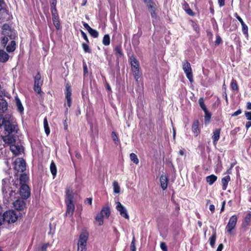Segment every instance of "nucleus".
I'll return each mask as SVG.
<instances>
[{"instance_id": "f8f14e48", "label": "nucleus", "mask_w": 251, "mask_h": 251, "mask_svg": "<svg viewBox=\"0 0 251 251\" xmlns=\"http://www.w3.org/2000/svg\"><path fill=\"white\" fill-rule=\"evenodd\" d=\"M13 207L18 211L23 210L26 207V203L24 200L18 199L13 202Z\"/></svg>"}, {"instance_id": "4c0bfd02", "label": "nucleus", "mask_w": 251, "mask_h": 251, "mask_svg": "<svg viewBox=\"0 0 251 251\" xmlns=\"http://www.w3.org/2000/svg\"><path fill=\"white\" fill-rule=\"evenodd\" d=\"M130 159L135 164H138L139 163V159H138L137 155L135 153H130Z\"/></svg>"}, {"instance_id": "c9c22d12", "label": "nucleus", "mask_w": 251, "mask_h": 251, "mask_svg": "<svg viewBox=\"0 0 251 251\" xmlns=\"http://www.w3.org/2000/svg\"><path fill=\"white\" fill-rule=\"evenodd\" d=\"M132 71L133 72V74L135 79H136V81H137L141 75L139 71V68L136 69H134L132 70Z\"/></svg>"}, {"instance_id": "39448f33", "label": "nucleus", "mask_w": 251, "mask_h": 251, "mask_svg": "<svg viewBox=\"0 0 251 251\" xmlns=\"http://www.w3.org/2000/svg\"><path fill=\"white\" fill-rule=\"evenodd\" d=\"M14 169L18 172H23L25 170L26 164L22 158H17L14 162Z\"/></svg>"}, {"instance_id": "f704fd0d", "label": "nucleus", "mask_w": 251, "mask_h": 251, "mask_svg": "<svg viewBox=\"0 0 251 251\" xmlns=\"http://www.w3.org/2000/svg\"><path fill=\"white\" fill-rule=\"evenodd\" d=\"M110 36L108 34L104 36L102 39V43L105 46H108L110 44Z\"/></svg>"}, {"instance_id": "2eb2a0df", "label": "nucleus", "mask_w": 251, "mask_h": 251, "mask_svg": "<svg viewBox=\"0 0 251 251\" xmlns=\"http://www.w3.org/2000/svg\"><path fill=\"white\" fill-rule=\"evenodd\" d=\"M10 150L15 155H19L23 152V147L19 145L12 144L10 146Z\"/></svg>"}, {"instance_id": "09e8293b", "label": "nucleus", "mask_w": 251, "mask_h": 251, "mask_svg": "<svg viewBox=\"0 0 251 251\" xmlns=\"http://www.w3.org/2000/svg\"><path fill=\"white\" fill-rule=\"evenodd\" d=\"M115 50L116 51V52L120 55H121L122 53V48H121V46H117L115 49Z\"/></svg>"}, {"instance_id": "13d9d810", "label": "nucleus", "mask_w": 251, "mask_h": 251, "mask_svg": "<svg viewBox=\"0 0 251 251\" xmlns=\"http://www.w3.org/2000/svg\"><path fill=\"white\" fill-rule=\"evenodd\" d=\"M77 251H87L86 247L77 246Z\"/></svg>"}, {"instance_id": "e2e57ef3", "label": "nucleus", "mask_w": 251, "mask_h": 251, "mask_svg": "<svg viewBox=\"0 0 251 251\" xmlns=\"http://www.w3.org/2000/svg\"><path fill=\"white\" fill-rule=\"evenodd\" d=\"M67 105L69 107H70L71 105L72 100H71V98H67Z\"/></svg>"}, {"instance_id": "cd10ccee", "label": "nucleus", "mask_w": 251, "mask_h": 251, "mask_svg": "<svg viewBox=\"0 0 251 251\" xmlns=\"http://www.w3.org/2000/svg\"><path fill=\"white\" fill-rule=\"evenodd\" d=\"M17 107L18 110L20 112L22 113L24 111V107L21 103L20 99L18 98L15 99Z\"/></svg>"}, {"instance_id": "338daca9", "label": "nucleus", "mask_w": 251, "mask_h": 251, "mask_svg": "<svg viewBox=\"0 0 251 251\" xmlns=\"http://www.w3.org/2000/svg\"><path fill=\"white\" fill-rule=\"evenodd\" d=\"M223 249V245L222 244H220L216 250V251H222Z\"/></svg>"}, {"instance_id": "e433bc0d", "label": "nucleus", "mask_w": 251, "mask_h": 251, "mask_svg": "<svg viewBox=\"0 0 251 251\" xmlns=\"http://www.w3.org/2000/svg\"><path fill=\"white\" fill-rule=\"evenodd\" d=\"M7 109V103L3 100L0 99V111H5Z\"/></svg>"}, {"instance_id": "0e129e2a", "label": "nucleus", "mask_w": 251, "mask_h": 251, "mask_svg": "<svg viewBox=\"0 0 251 251\" xmlns=\"http://www.w3.org/2000/svg\"><path fill=\"white\" fill-rule=\"evenodd\" d=\"M185 11L187 12V13L188 14H189V15H193V12L192 10L190 8H188L187 9H185Z\"/></svg>"}, {"instance_id": "423d86ee", "label": "nucleus", "mask_w": 251, "mask_h": 251, "mask_svg": "<svg viewBox=\"0 0 251 251\" xmlns=\"http://www.w3.org/2000/svg\"><path fill=\"white\" fill-rule=\"evenodd\" d=\"M144 2L148 7V10L151 13V17L156 19L157 16V14L156 12L157 9L156 4L152 0H146Z\"/></svg>"}, {"instance_id": "6ab92c4d", "label": "nucleus", "mask_w": 251, "mask_h": 251, "mask_svg": "<svg viewBox=\"0 0 251 251\" xmlns=\"http://www.w3.org/2000/svg\"><path fill=\"white\" fill-rule=\"evenodd\" d=\"M9 58V56L6 52L3 50H0V62H6L8 60Z\"/></svg>"}, {"instance_id": "dca6fc26", "label": "nucleus", "mask_w": 251, "mask_h": 251, "mask_svg": "<svg viewBox=\"0 0 251 251\" xmlns=\"http://www.w3.org/2000/svg\"><path fill=\"white\" fill-rule=\"evenodd\" d=\"M160 182L161 188L165 190L168 186V178L166 175H162L160 177Z\"/></svg>"}, {"instance_id": "774afa93", "label": "nucleus", "mask_w": 251, "mask_h": 251, "mask_svg": "<svg viewBox=\"0 0 251 251\" xmlns=\"http://www.w3.org/2000/svg\"><path fill=\"white\" fill-rule=\"evenodd\" d=\"M251 126V122H248L246 124V127L248 129Z\"/></svg>"}, {"instance_id": "37998d69", "label": "nucleus", "mask_w": 251, "mask_h": 251, "mask_svg": "<svg viewBox=\"0 0 251 251\" xmlns=\"http://www.w3.org/2000/svg\"><path fill=\"white\" fill-rule=\"evenodd\" d=\"M199 102L200 107L202 108V109L203 111L207 110L206 107L204 103V100L202 98H201L199 100Z\"/></svg>"}, {"instance_id": "79ce46f5", "label": "nucleus", "mask_w": 251, "mask_h": 251, "mask_svg": "<svg viewBox=\"0 0 251 251\" xmlns=\"http://www.w3.org/2000/svg\"><path fill=\"white\" fill-rule=\"evenodd\" d=\"M241 25L243 34L246 36H248V27L247 25L245 23L243 24H242Z\"/></svg>"}, {"instance_id": "680f3d73", "label": "nucleus", "mask_w": 251, "mask_h": 251, "mask_svg": "<svg viewBox=\"0 0 251 251\" xmlns=\"http://www.w3.org/2000/svg\"><path fill=\"white\" fill-rule=\"evenodd\" d=\"M225 0H218V4L220 7H222L225 5Z\"/></svg>"}, {"instance_id": "8fccbe9b", "label": "nucleus", "mask_w": 251, "mask_h": 251, "mask_svg": "<svg viewBox=\"0 0 251 251\" xmlns=\"http://www.w3.org/2000/svg\"><path fill=\"white\" fill-rule=\"evenodd\" d=\"M160 248L163 251H168L167 247L164 242H161L160 243Z\"/></svg>"}, {"instance_id": "ea45409f", "label": "nucleus", "mask_w": 251, "mask_h": 251, "mask_svg": "<svg viewBox=\"0 0 251 251\" xmlns=\"http://www.w3.org/2000/svg\"><path fill=\"white\" fill-rule=\"evenodd\" d=\"M90 34L94 38H97L99 36V32L95 29L91 28L89 31Z\"/></svg>"}, {"instance_id": "c85d7f7f", "label": "nucleus", "mask_w": 251, "mask_h": 251, "mask_svg": "<svg viewBox=\"0 0 251 251\" xmlns=\"http://www.w3.org/2000/svg\"><path fill=\"white\" fill-rule=\"evenodd\" d=\"M44 127L46 134L47 135H49V134L50 133V129L49 126L48 120L46 117H45L44 119Z\"/></svg>"}, {"instance_id": "7ed1b4c3", "label": "nucleus", "mask_w": 251, "mask_h": 251, "mask_svg": "<svg viewBox=\"0 0 251 251\" xmlns=\"http://www.w3.org/2000/svg\"><path fill=\"white\" fill-rule=\"evenodd\" d=\"M9 184L10 181L8 179H3L2 181V191L5 198L7 197L8 199L12 201L16 195V190L14 187H9Z\"/></svg>"}, {"instance_id": "393cba45", "label": "nucleus", "mask_w": 251, "mask_h": 251, "mask_svg": "<svg viewBox=\"0 0 251 251\" xmlns=\"http://www.w3.org/2000/svg\"><path fill=\"white\" fill-rule=\"evenodd\" d=\"M16 42L14 40H12L10 43L6 47V50L9 52H13L16 49Z\"/></svg>"}, {"instance_id": "c756f323", "label": "nucleus", "mask_w": 251, "mask_h": 251, "mask_svg": "<svg viewBox=\"0 0 251 251\" xmlns=\"http://www.w3.org/2000/svg\"><path fill=\"white\" fill-rule=\"evenodd\" d=\"M44 127L46 134L47 135H49V134L50 133V129L49 126L48 120L46 117H45L44 119Z\"/></svg>"}, {"instance_id": "de8ad7c7", "label": "nucleus", "mask_w": 251, "mask_h": 251, "mask_svg": "<svg viewBox=\"0 0 251 251\" xmlns=\"http://www.w3.org/2000/svg\"><path fill=\"white\" fill-rule=\"evenodd\" d=\"M130 249L131 251H136V247L135 244V239L133 238L130 244Z\"/></svg>"}, {"instance_id": "f257e3e1", "label": "nucleus", "mask_w": 251, "mask_h": 251, "mask_svg": "<svg viewBox=\"0 0 251 251\" xmlns=\"http://www.w3.org/2000/svg\"><path fill=\"white\" fill-rule=\"evenodd\" d=\"M74 194L73 191L70 187H67L66 189L65 204L67 209L66 215L68 217H71L75 210V205L73 203Z\"/></svg>"}, {"instance_id": "4468645a", "label": "nucleus", "mask_w": 251, "mask_h": 251, "mask_svg": "<svg viewBox=\"0 0 251 251\" xmlns=\"http://www.w3.org/2000/svg\"><path fill=\"white\" fill-rule=\"evenodd\" d=\"M88 234L86 232L81 233L79 238L77 246L86 247Z\"/></svg>"}, {"instance_id": "9b49d317", "label": "nucleus", "mask_w": 251, "mask_h": 251, "mask_svg": "<svg viewBox=\"0 0 251 251\" xmlns=\"http://www.w3.org/2000/svg\"><path fill=\"white\" fill-rule=\"evenodd\" d=\"M116 208L120 212V215L126 219H128L129 215L126 208L119 201L116 202Z\"/></svg>"}, {"instance_id": "58836bf2", "label": "nucleus", "mask_w": 251, "mask_h": 251, "mask_svg": "<svg viewBox=\"0 0 251 251\" xmlns=\"http://www.w3.org/2000/svg\"><path fill=\"white\" fill-rule=\"evenodd\" d=\"M205 115H204V119L206 123H208L210 122V118H211V114L208 111L207 109L204 110Z\"/></svg>"}, {"instance_id": "864d4df0", "label": "nucleus", "mask_w": 251, "mask_h": 251, "mask_svg": "<svg viewBox=\"0 0 251 251\" xmlns=\"http://www.w3.org/2000/svg\"><path fill=\"white\" fill-rule=\"evenodd\" d=\"M242 113V111L241 109H238V110H237L236 111H235V112H234L232 115H231V116L232 117H235V116H237L239 115H240L241 113Z\"/></svg>"}, {"instance_id": "bb28decb", "label": "nucleus", "mask_w": 251, "mask_h": 251, "mask_svg": "<svg viewBox=\"0 0 251 251\" xmlns=\"http://www.w3.org/2000/svg\"><path fill=\"white\" fill-rule=\"evenodd\" d=\"M52 21L56 29H59L60 27V22L58 16L55 14H53V16H52Z\"/></svg>"}, {"instance_id": "f03ea898", "label": "nucleus", "mask_w": 251, "mask_h": 251, "mask_svg": "<svg viewBox=\"0 0 251 251\" xmlns=\"http://www.w3.org/2000/svg\"><path fill=\"white\" fill-rule=\"evenodd\" d=\"M15 33L10 26L7 25H4L2 27V33L0 37V42L4 47L9 40L14 38Z\"/></svg>"}, {"instance_id": "1a4fd4ad", "label": "nucleus", "mask_w": 251, "mask_h": 251, "mask_svg": "<svg viewBox=\"0 0 251 251\" xmlns=\"http://www.w3.org/2000/svg\"><path fill=\"white\" fill-rule=\"evenodd\" d=\"M4 129L8 134H12L17 132V126L15 124H11L9 121H5L3 122Z\"/></svg>"}, {"instance_id": "f3484780", "label": "nucleus", "mask_w": 251, "mask_h": 251, "mask_svg": "<svg viewBox=\"0 0 251 251\" xmlns=\"http://www.w3.org/2000/svg\"><path fill=\"white\" fill-rule=\"evenodd\" d=\"M2 139L6 144H12L15 142V138L12 135L8 134V135L3 136Z\"/></svg>"}, {"instance_id": "4be33fe9", "label": "nucleus", "mask_w": 251, "mask_h": 251, "mask_svg": "<svg viewBox=\"0 0 251 251\" xmlns=\"http://www.w3.org/2000/svg\"><path fill=\"white\" fill-rule=\"evenodd\" d=\"M230 180V177L229 176H226L222 179L223 190H226V189L228 183Z\"/></svg>"}, {"instance_id": "ddd939ff", "label": "nucleus", "mask_w": 251, "mask_h": 251, "mask_svg": "<svg viewBox=\"0 0 251 251\" xmlns=\"http://www.w3.org/2000/svg\"><path fill=\"white\" fill-rule=\"evenodd\" d=\"M20 194L24 199H27L30 196L29 188L26 184H21L20 188Z\"/></svg>"}, {"instance_id": "bf43d9fd", "label": "nucleus", "mask_w": 251, "mask_h": 251, "mask_svg": "<svg viewBox=\"0 0 251 251\" xmlns=\"http://www.w3.org/2000/svg\"><path fill=\"white\" fill-rule=\"evenodd\" d=\"M245 116L248 120H251V112H246Z\"/></svg>"}, {"instance_id": "69168bd1", "label": "nucleus", "mask_w": 251, "mask_h": 251, "mask_svg": "<svg viewBox=\"0 0 251 251\" xmlns=\"http://www.w3.org/2000/svg\"><path fill=\"white\" fill-rule=\"evenodd\" d=\"M209 210L213 213L215 211V206L213 204H211L209 206Z\"/></svg>"}, {"instance_id": "5fc2aeb1", "label": "nucleus", "mask_w": 251, "mask_h": 251, "mask_svg": "<svg viewBox=\"0 0 251 251\" xmlns=\"http://www.w3.org/2000/svg\"><path fill=\"white\" fill-rule=\"evenodd\" d=\"M111 135H112V138L114 141H115V142L118 141V137L115 132L113 131L112 132Z\"/></svg>"}, {"instance_id": "052dcab7", "label": "nucleus", "mask_w": 251, "mask_h": 251, "mask_svg": "<svg viewBox=\"0 0 251 251\" xmlns=\"http://www.w3.org/2000/svg\"><path fill=\"white\" fill-rule=\"evenodd\" d=\"M83 25L84 27L88 30V31L91 28L89 25L85 22H83Z\"/></svg>"}, {"instance_id": "c03bdc74", "label": "nucleus", "mask_w": 251, "mask_h": 251, "mask_svg": "<svg viewBox=\"0 0 251 251\" xmlns=\"http://www.w3.org/2000/svg\"><path fill=\"white\" fill-rule=\"evenodd\" d=\"M71 89L70 86H66V98H71Z\"/></svg>"}, {"instance_id": "473e14b6", "label": "nucleus", "mask_w": 251, "mask_h": 251, "mask_svg": "<svg viewBox=\"0 0 251 251\" xmlns=\"http://www.w3.org/2000/svg\"><path fill=\"white\" fill-rule=\"evenodd\" d=\"M216 238V231H215L213 234V235L209 238V243L212 247H214L215 241Z\"/></svg>"}, {"instance_id": "a19ab883", "label": "nucleus", "mask_w": 251, "mask_h": 251, "mask_svg": "<svg viewBox=\"0 0 251 251\" xmlns=\"http://www.w3.org/2000/svg\"><path fill=\"white\" fill-rule=\"evenodd\" d=\"M28 179V176L25 174H22L20 177V181L21 184H24Z\"/></svg>"}, {"instance_id": "aec40b11", "label": "nucleus", "mask_w": 251, "mask_h": 251, "mask_svg": "<svg viewBox=\"0 0 251 251\" xmlns=\"http://www.w3.org/2000/svg\"><path fill=\"white\" fill-rule=\"evenodd\" d=\"M100 214L104 218H108L110 214L109 207L107 206L103 207Z\"/></svg>"}, {"instance_id": "603ef678", "label": "nucleus", "mask_w": 251, "mask_h": 251, "mask_svg": "<svg viewBox=\"0 0 251 251\" xmlns=\"http://www.w3.org/2000/svg\"><path fill=\"white\" fill-rule=\"evenodd\" d=\"M4 222H5L4 214H2L0 213V226H1Z\"/></svg>"}, {"instance_id": "4d7b16f0", "label": "nucleus", "mask_w": 251, "mask_h": 251, "mask_svg": "<svg viewBox=\"0 0 251 251\" xmlns=\"http://www.w3.org/2000/svg\"><path fill=\"white\" fill-rule=\"evenodd\" d=\"M81 34L82 35V37L86 40L87 42H88V39L87 36L86 34L83 31L81 30Z\"/></svg>"}, {"instance_id": "6e6d98bb", "label": "nucleus", "mask_w": 251, "mask_h": 251, "mask_svg": "<svg viewBox=\"0 0 251 251\" xmlns=\"http://www.w3.org/2000/svg\"><path fill=\"white\" fill-rule=\"evenodd\" d=\"M235 17L236 18V19L240 22L241 24L242 25V24H244L245 23L243 22L242 18L238 15V14L236 13L234 14Z\"/></svg>"}, {"instance_id": "20e7f679", "label": "nucleus", "mask_w": 251, "mask_h": 251, "mask_svg": "<svg viewBox=\"0 0 251 251\" xmlns=\"http://www.w3.org/2000/svg\"><path fill=\"white\" fill-rule=\"evenodd\" d=\"M4 221L9 224L14 223L17 221L19 215L14 210H8L4 213Z\"/></svg>"}, {"instance_id": "7c9ffc66", "label": "nucleus", "mask_w": 251, "mask_h": 251, "mask_svg": "<svg viewBox=\"0 0 251 251\" xmlns=\"http://www.w3.org/2000/svg\"><path fill=\"white\" fill-rule=\"evenodd\" d=\"M50 170L52 175L53 176V178L56 175L57 170L56 165L54 162L52 161L50 165Z\"/></svg>"}, {"instance_id": "9d476101", "label": "nucleus", "mask_w": 251, "mask_h": 251, "mask_svg": "<svg viewBox=\"0 0 251 251\" xmlns=\"http://www.w3.org/2000/svg\"><path fill=\"white\" fill-rule=\"evenodd\" d=\"M42 84L43 80L41 79L40 74L38 73L34 77V91L37 93H40Z\"/></svg>"}, {"instance_id": "a878e982", "label": "nucleus", "mask_w": 251, "mask_h": 251, "mask_svg": "<svg viewBox=\"0 0 251 251\" xmlns=\"http://www.w3.org/2000/svg\"><path fill=\"white\" fill-rule=\"evenodd\" d=\"M104 218L100 213L98 214L95 218V223L99 226H101L103 223Z\"/></svg>"}, {"instance_id": "72a5a7b5", "label": "nucleus", "mask_w": 251, "mask_h": 251, "mask_svg": "<svg viewBox=\"0 0 251 251\" xmlns=\"http://www.w3.org/2000/svg\"><path fill=\"white\" fill-rule=\"evenodd\" d=\"M50 246V245L49 243L44 244L42 246L37 247L35 251H46L47 248Z\"/></svg>"}, {"instance_id": "5701e85b", "label": "nucleus", "mask_w": 251, "mask_h": 251, "mask_svg": "<svg viewBox=\"0 0 251 251\" xmlns=\"http://www.w3.org/2000/svg\"><path fill=\"white\" fill-rule=\"evenodd\" d=\"M130 61L132 70L139 68L138 63L136 58L134 56H132L130 57Z\"/></svg>"}, {"instance_id": "a211bd4d", "label": "nucleus", "mask_w": 251, "mask_h": 251, "mask_svg": "<svg viewBox=\"0 0 251 251\" xmlns=\"http://www.w3.org/2000/svg\"><path fill=\"white\" fill-rule=\"evenodd\" d=\"M221 129L220 128L216 129L213 133L212 135V139L213 141V144L216 145L217 144V141L219 140L220 138V134Z\"/></svg>"}, {"instance_id": "6e6552de", "label": "nucleus", "mask_w": 251, "mask_h": 251, "mask_svg": "<svg viewBox=\"0 0 251 251\" xmlns=\"http://www.w3.org/2000/svg\"><path fill=\"white\" fill-rule=\"evenodd\" d=\"M182 68L187 78L190 82H192L193 81V75L190 63L187 61L183 62L182 64Z\"/></svg>"}, {"instance_id": "49530a36", "label": "nucleus", "mask_w": 251, "mask_h": 251, "mask_svg": "<svg viewBox=\"0 0 251 251\" xmlns=\"http://www.w3.org/2000/svg\"><path fill=\"white\" fill-rule=\"evenodd\" d=\"M82 48L86 52H90L91 50L89 48V46L85 43L82 44Z\"/></svg>"}, {"instance_id": "a18cd8bd", "label": "nucleus", "mask_w": 251, "mask_h": 251, "mask_svg": "<svg viewBox=\"0 0 251 251\" xmlns=\"http://www.w3.org/2000/svg\"><path fill=\"white\" fill-rule=\"evenodd\" d=\"M231 87L232 89L234 90H238V86L237 83L235 80H232L231 83Z\"/></svg>"}, {"instance_id": "b1692460", "label": "nucleus", "mask_w": 251, "mask_h": 251, "mask_svg": "<svg viewBox=\"0 0 251 251\" xmlns=\"http://www.w3.org/2000/svg\"><path fill=\"white\" fill-rule=\"evenodd\" d=\"M217 179V177L214 175L206 176V181L210 185H212Z\"/></svg>"}, {"instance_id": "3c124183", "label": "nucleus", "mask_w": 251, "mask_h": 251, "mask_svg": "<svg viewBox=\"0 0 251 251\" xmlns=\"http://www.w3.org/2000/svg\"><path fill=\"white\" fill-rule=\"evenodd\" d=\"M50 5H51V11L52 13V15L53 16V14H55V13L56 12V9L55 8L56 5L54 6L52 5V1H50Z\"/></svg>"}, {"instance_id": "2f4dec72", "label": "nucleus", "mask_w": 251, "mask_h": 251, "mask_svg": "<svg viewBox=\"0 0 251 251\" xmlns=\"http://www.w3.org/2000/svg\"><path fill=\"white\" fill-rule=\"evenodd\" d=\"M114 192L116 194H119L120 192V187L117 181H114L113 182Z\"/></svg>"}, {"instance_id": "0eeeda50", "label": "nucleus", "mask_w": 251, "mask_h": 251, "mask_svg": "<svg viewBox=\"0 0 251 251\" xmlns=\"http://www.w3.org/2000/svg\"><path fill=\"white\" fill-rule=\"evenodd\" d=\"M237 221V218L236 215L232 216L229 220V221L226 226V230L229 234L233 233V230L234 229Z\"/></svg>"}, {"instance_id": "412c9836", "label": "nucleus", "mask_w": 251, "mask_h": 251, "mask_svg": "<svg viewBox=\"0 0 251 251\" xmlns=\"http://www.w3.org/2000/svg\"><path fill=\"white\" fill-rule=\"evenodd\" d=\"M199 126L198 121H195L194 122L192 126V131L196 136H198L200 132Z\"/></svg>"}]
</instances>
